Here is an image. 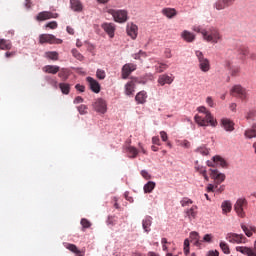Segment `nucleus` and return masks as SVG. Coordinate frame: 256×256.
Wrapping results in <instances>:
<instances>
[{
  "instance_id": "nucleus-1",
  "label": "nucleus",
  "mask_w": 256,
  "mask_h": 256,
  "mask_svg": "<svg viewBox=\"0 0 256 256\" xmlns=\"http://www.w3.org/2000/svg\"><path fill=\"white\" fill-rule=\"evenodd\" d=\"M197 111L200 113L194 117L197 125H200V127H209V125L217 127V120L205 106L198 107Z\"/></svg>"
},
{
  "instance_id": "nucleus-2",
  "label": "nucleus",
  "mask_w": 256,
  "mask_h": 256,
  "mask_svg": "<svg viewBox=\"0 0 256 256\" xmlns=\"http://www.w3.org/2000/svg\"><path fill=\"white\" fill-rule=\"evenodd\" d=\"M201 35L203 36L204 41H207L208 43H219L223 41V36L221 35V32H219V29L217 28H208L206 30L201 31Z\"/></svg>"
},
{
  "instance_id": "nucleus-3",
  "label": "nucleus",
  "mask_w": 256,
  "mask_h": 256,
  "mask_svg": "<svg viewBox=\"0 0 256 256\" xmlns=\"http://www.w3.org/2000/svg\"><path fill=\"white\" fill-rule=\"evenodd\" d=\"M195 55L198 59V67L202 71V73H209V71H211V62L209 61V59H207L205 55H203V52L199 50L195 52Z\"/></svg>"
},
{
  "instance_id": "nucleus-4",
  "label": "nucleus",
  "mask_w": 256,
  "mask_h": 256,
  "mask_svg": "<svg viewBox=\"0 0 256 256\" xmlns=\"http://www.w3.org/2000/svg\"><path fill=\"white\" fill-rule=\"evenodd\" d=\"M230 95H232V97H237L238 99H241V101H247V99H249L247 89H245L243 86L239 84L234 85L231 88Z\"/></svg>"
},
{
  "instance_id": "nucleus-5",
  "label": "nucleus",
  "mask_w": 256,
  "mask_h": 256,
  "mask_svg": "<svg viewBox=\"0 0 256 256\" xmlns=\"http://www.w3.org/2000/svg\"><path fill=\"white\" fill-rule=\"evenodd\" d=\"M247 205L249 204L245 198H239L234 204V211L241 219H245L246 217L245 209H247Z\"/></svg>"
},
{
  "instance_id": "nucleus-6",
  "label": "nucleus",
  "mask_w": 256,
  "mask_h": 256,
  "mask_svg": "<svg viewBox=\"0 0 256 256\" xmlns=\"http://www.w3.org/2000/svg\"><path fill=\"white\" fill-rule=\"evenodd\" d=\"M107 13H109V15H112L116 23H126L128 19V13L126 10L109 9Z\"/></svg>"
},
{
  "instance_id": "nucleus-7",
  "label": "nucleus",
  "mask_w": 256,
  "mask_h": 256,
  "mask_svg": "<svg viewBox=\"0 0 256 256\" xmlns=\"http://www.w3.org/2000/svg\"><path fill=\"white\" fill-rule=\"evenodd\" d=\"M39 43L43 45L44 43H49L50 45H61L63 40L56 38L53 34H41L39 36Z\"/></svg>"
},
{
  "instance_id": "nucleus-8",
  "label": "nucleus",
  "mask_w": 256,
  "mask_h": 256,
  "mask_svg": "<svg viewBox=\"0 0 256 256\" xmlns=\"http://www.w3.org/2000/svg\"><path fill=\"white\" fill-rule=\"evenodd\" d=\"M226 240L229 243H237V244L247 243V237H245V235L243 234H237V233H228L226 235Z\"/></svg>"
},
{
  "instance_id": "nucleus-9",
  "label": "nucleus",
  "mask_w": 256,
  "mask_h": 256,
  "mask_svg": "<svg viewBox=\"0 0 256 256\" xmlns=\"http://www.w3.org/2000/svg\"><path fill=\"white\" fill-rule=\"evenodd\" d=\"M210 177L213 179L215 185H221L225 181V174L219 172L217 169H210Z\"/></svg>"
},
{
  "instance_id": "nucleus-10",
  "label": "nucleus",
  "mask_w": 256,
  "mask_h": 256,
  "mask_svg": "<svg viewBox=\"0 0 256 256\" xmlns=\"http://www.w3.org/2000/svg\"><path fill=\"white\" fill-rule=\"evenodd\" d=\"M59 14L50 11H42L36 16V21H47V19H57Z\"/></svg>"
},
{
  "instance_id": "nucleus-11",
  "label": "nucleus",
  "mask_w": 256,
  "mask_h": 256,
  "mask_svg": "<svg viewBox=\"0 0 256 256\" xmlns=\"http://www.w3.org/2000/svg\"><path fill=\"white\" fill-rule=\"evenodd\" d=\"M94 111H97V113H106L107 112V103L105 100L99 98L97 99L93 104Z\"/></svg>"
},
{
  "instance_id": "nucleus-12",
  "label": "nucleus",
  "mask_w": 256,
  "mask_h": 256,
  "mask_svg": "<svg viewBox=\"0 0 256 256\" xmlns=\"http://www.w3.org/2000/svg\"><path fill=\"white\" fill-rule=\"evenodd\" d=\"M136 69H137L136 64H133V63L125 64L122 67V79H128L129 75H131V73H133V71H135Z\"/></svg>"
},
{
  "instance_id": "nucleus-13",
  "label": "nucleus",
  "mask_w": 256,
  "mask_h": 256,
  "mask_svg": "<svg viewBox=\"0 0 256 256\" xmlns=\"http://www.w3.org/2000/svg\"><path fill=\"white\" fill-rule=\"evenodd\" d=\"M225 68L229 71L231 77H237L241 73V67L233 65L229 60L225 62Z\"/></svg>"
},
{
  "instance_id": "nucleus-14",
  "label": "nucleus",
  "mask_w": 256,
  "mask_h": 256,
  "mask_svg": "<svg viewBox=\"0 0 256 256\" xmlns=\"http://www.w3.org/2000/svg\"><path fill=\"white\" fill-rule=\"evenodd\" d=\"M221 127H223V129L228 132L235 131V122L229 118H222Z\"/></svg>"
},
{
  "instance_id": "nucleus-15",
  "label": "nucleus",
  "mask_w": 256,
  "mask_h": 256,
  "mask_svg": "<svg viewBox=\"0 0 256 256\" xmlns=\"http://www.w3.org/2000/svg\"><path fill=\"white\" fill-rule=\"evenodd\" d=\"M126 31H127V35L131 37V39H137V35L139 31V28L137 27V25L133 23L127 24Z\"/></svg>"
},
{
  "instance_id": "nucleus-16",
  "label": "nucleus",
  "mask_w": 256,
  "mask_h": 256,
  "mask_svg": "<svg viewBox=\"0 0 256 256\" xmlns=\"http://www.w3.org/2000/svg\"><path fill=\"white\" fill-rule=\"evenodd\" d=\"M233 3H235V0H219L218 2L215 3L214 7L218 11H221L223 9H227V7H231Z\"/></svg>"
},
{
  "instance_id": "nucleus-17",
  "label": "nucleus",
  "mask_w": 256,
  "mask_h": 256,
  "mask_svg": "<svg viewBox=\"0 0 256 256\" xmlns=\"http://www.w3.org/2000/svg\"><path fill=\"white\" fill-rule=\"evenodd\" d=\"M87 81H88L89 87H90L91 91H93V93H100L101 85L99 84V82L97 80H95L92 77H87Z\"/></svg>"
},
{
  "instance_id": "nucleus-18",
  "label": "nucleus",
  "mask_w": 256,
  "mask_h": 256,
  "mask_svg": "<svg viewBox=\"0 0 256 256\" xmlns=\"http://www.w3.org/2000/svg\"><path fill=\"white\" fill-rule=\"evenodd\" d=\"M236 251L238 253H242V255H247V256H256L255 250L251 247L247 246H237Z\"/></svg>"
},
{
  "instance_id": "nucleus-19",
  "label": "nucleus",
  "mask_w": 256,
  "mask_h": 256,
  "mask_svg": "<svg viewBox=\"0 0 256 256\" xmlns=\"http://www.w3.org/2000/svg\"><path fill=\"white\" fill-rule=\"evenodd\" d=\"M102 29L109 35L111 39L115 37V24L113 23H104L102 24Z\"/></svg>"
},
{
  "instance_id": "nucleus-20",
  "label": "nucleus",
  "mask_w": 256,
  "mask_h": 256,
  "mask_svg": "<svg viewBox=\"0 0 256 256\" xmlns=\"http://www.w3.org/2000/svg\"><path fill=\"white\" fill-rule=\"evenodd\" d=\"M174 80L175 78L167 74H162L158 77V83L159 85H161V87H163L164 85H171V83H173Z\"/></svg>"
},
{
  "instance_id": "nucleus-21",
  "label": "nucleus",
  "mask_w": 256,
  "mask_h": 256,
  "mask_svg": "<svg viewBox=\"0 0 256 256\" xmlns=\"http://www.w3.org/2000/svg\"><path fill=\"white\" fill-rule=\"evenodd\" d=\"M197 205H193L191 208L185 210V217L189 219V221H193V219H197Z\"/></svg>"
},
{
  "instance_id": "nucleus-22",
  "label": "nucleus",
  "mask_w": 256,
  "mask_h": 256,
  "mask_svg": "<svg viewBox=\"0 0 256 256\" xmlns=\"http://www.w3.org/2000/svg\"><path fill=\"white\" fill-rule=\"evenodd\" d=\"M151 225H153V217L151 216H146L142 220V227L145 233H150L151 232Z\"/></svg>"
},
{
  "instance_id": "nucleus-23",
  "label": "nucleus",
  "mask_w": 256,
  "mask_h": 256,
  "mask_svg": "<svg viewBox=\"0 0 256 256\" xmlns=\"http://www.w3.org/2000/svg\"><path fill=\"white\" fill-rule=\"evenodd\" d=\"M242 231H244L246 237H253V233H256V227L253 225H245L244 223L240 224Z\"/></svg>"
},
{
  "instance_id": "nucleus-24",
  "label": "nucleus",
  "mask_w": 256,
  "mask_h": 256,
  "mask_svg": "<svg viewBox=\"0 0 256 256\" xmlns=\"http://www.w3.org/2000/svg\"><path fill=\"white\" fill-rule=\"evenodd\" d=\"M70 7L76 13L83 11V3H81V0H70Z\"/></svg>"
},
{
  "instance_id": "nucleus-25",
  "label": "nucleus",
  "mask_w": 256,
  "mask_h": 256,
  "mask_svg": "<svg viewBox=\"0 0 256 256\" xmlns=\"http://www.w3.org/2000/svg\"><path fill=\"white\" fill-rule=\"evenodd\" d=\"M190 241L195 247H201V245H203V241H201L199 233L197 232L190 233Z\"/></svg>"
},
{
  "instance_id": "nucleus-26",
  "label": "nucleus",
  "mask_w": 256,
  "mask_h": 256,
  "mask_svg": "<svg viewBox=\"0 0 256 256\" xmlns=\"http://www.w3.org/2000/svg\"><path fill=\"white\" fill-rule=\"evenodd\" d=\"M244 137H246V139L256 138V123L252 124L250 128L245 130Z\"/></svg>"
},
{
  "instance_id": "nucleus-27",
  "label": "nucleus",
  "mask_w": 256,
  "mask_h": 256,
  "mask_svg": "<svg viewBox=\"0 0 256 256\" xmlns=\"http://www.w3.org/2000/svg\"><path fill=\"white\" fill-rule=\"evenodd\" d=\"M42 70L44 71V73H50L51 75H57V73H59L61 68L59 66H55V65H46L42 68Z\"/></svg>"
},
{
  "instance_id": "nucleus-28",
  "label": "nucleus",
  "mask_w": 256,
  "mask_h": 256,
  "mask_svg": "<svg viewBox=\"0 0 256 256\" xmlns=\"http://www.w3.org/2000/svg\"><path fill=\"white\" fill-rule=\"evenodd\" d=\"M162 15L167 19H173V17H177V10L175 8H163Z\"/></svg>"
},
{
  "instance_id": "nucleus-29",
  "label": "nucleus",
  "mask_w": 256,
  "mask_h": 256,
  "mask_svg": "<svg viewBox=\"0 0 256 256\" xmlns=\"http://www.w3.org/2000/svg\"><path fill=\"white\" fill-rule=\"evenodd\" d=\"M221 209H222L223 215H227V213H231L233 209V204H231V201L225 200L221 204Z\"/></svg>"
},
{
  "instance_id": "nucleus-30",
  "label": "nucleus",
  "mask_w": 256,
  "mask_h": 256,
  "mask_svg": "<svg viewBox=\"0 0 256 256\" xmlns=\"http://www.w3.org/2000/svg\"><path fill=\"white\" fill-rule=\"evenodd\" d=\"M181 37L184 41H186V43H193L194 39H195V34L187 31V30H184L182 33H181Z\"/></svg>"
},
{
  "instance_id": "nucleus-31",
  "label": "nucleus",
  "mask_w": 256,
  "mask_h": 256,
  "mask_svg": "<svg viewBox=\"0 0 256 256\" xmlns=\"http://www.w3.org/2000/svg\"><path fill=\"white\" fill-rule=\"evenodd\" d=\"M126 153L128 154V157L130 159H135V157H137V155H139V150H137V148H135L133 146H128L126 148Z\"/></svg>"
},
{
  "instance_id": "nucleus-32",
  "label": "nucleus",
  "mask_w": 256,
  "mask_h": 256,
  "mask_svg": "<svg viewBox=\"0 0 256 256\" xmlns=\"http://www.w3.org/2000/svg\"><path fill=\"white\" fill-rule=\"evenodd\" d=\"M135 93V82L132 80L125 85V94L133 95Z\"/></svg>"
},
{
  "instance_id": "nucleus-33",
  "label": "nucleus",
  "mask_w": 256,
  "mask_h": 256,
  "mask_svg": "<svg viewBox=\"0 0 256 256\" xmlns=\"http://www.w3.org/2000/svg\"><path fill=\"white\" fill-rule=\"evenodd\" d=\"M135 101H137V103L143 105V103H145V101H147V92H145V91L139 92L135 97Z\"/></svg>"
},
{
  "instance_id": "nucleus-34",
  "label": "nucleus",
  "mask_w": 256,
  "mask_h": 256,
  "mask_svg": "<svg viewBox=\"0 0 256 256\" xmlns=\"http://www.w3.org/2000/svg\"><path fill=\"white\" fill-rule=\"evenodd\" d=\"M11 47H13L11 41L0 39V49H2L3 51H9Z\"/></svg>"
},
{
  "instance_id": "nucleus-35",
  "label": "nucleus",
  "mask_w": 256,
  "mask_h": 256,
  "mask_svg": "<svg viewBox=\"0 0 256 256\" xmlns=\"http://www.w3.org/2000/svg\"><path fill=\"white\" fill-rule=\"evenodd\" d=\"M58 72V77H60V79H62L63 81H67V79H69V75H71L69 69L67 68H62Z\"/></svg>"
},
{
  "instance_id": "nucleus-36",
  "label": "nucleus",
  "mask_w": 256,
  "mask_h": 256,
  "mask_svg": "<svg viewBox=\"0 0 256 256\" xmlns=\"http://www.w3.org/2000/svg\"><path fill=\"white\" fill-rule=\"evenodd\" d=\"M213 161L216 165H219L223 169L227 167V161H225V159H223L221 156H214Z\"/></svg>"
},
{
  "instance_id": "nucleus-37",
  "label": "nucleus",
  "mask_w": 256,
  "mask_h": 256,
  "mask_svg": "<svg viewBox=\"0 0 256 256\" xmlns=\"http://www.w3.org/2000/svg\"><path fill=\"white\" fill-rule=\"evenodd\" d=\"M195 171L202 175L206 181H209V176L207 175V169L203 166H195Z\"/></svg>"
},
{
  "instance_id": "nucleus-38",
  "label": "nucleus",
  "mask_w": 256,
  "mask_h": 256,
  "mask_svg": "<svg viewBox=\"0 0 256 256\" xmlns=\"http://www.w3.org/2000/svg\"><path fill=\"white\" fill-rule=\"evenodd\" d=\"M64 247H66L68 249V251L75 253V255H79L81 253V250L79 248H77V246L75 244L65 243Z\"/></svg>"
},
{
  "instance_id": "nucleus-39",
  "label": "nucleus",
  "mask_w": 256,
  "mask_h": 256,
  "mask_svg": "<svg viewBox=\"0 0 256 256\" xmlns=\"http://www.w3.org/2000/svg\"><path fill=\"white\" fill-rule=\"evenodd\" d=\"M59 88L62 91L63 95H69V93L71 92V85L67 83H60Z\"/></svg>"
},
{
  "instance_id": "nucleus-40",
  "label": "nucleus",
  "mask_w": 256,
  "mask_h": 256,
  "mask_svg": "<svg viewBox=\"0 0 256 256\" xmlns=\"http://www.w3.org/2000/svg\"><path fill=\"white\" fill-rule=\"evenodd\" d=\"M47 83L51 85L54 89H57L59 87V82H57V79L51 76H46L45 77Z\"/></svg>"
},
{
  "instance_id": "nucleus-41",
  "label": "nucleus",
  "mask_w": 256,
  "mask_h": 256,
  "mask_svg": "<svg viewBox=\"0 0 256 256\" xmlns=\"http://www.w3.org/2000/svg\"><path fill=\"white\" fill-rule=\"evenodd\" d=\"M155 189V182L149 181L144 185V193H151Z\"/></svg>"
},
{
  "instance_id": "nucleus-42",
  "label": "nucleus",
  "mask_w": 256,
  "mask_h": 256,
  "mask_svg": "<svg viewBox=\"0 0 256 256\" xmlns=\"http://www.w3.org/2000/svg\"><path fill=\"white\" fill-rule=\"evenodd\" d=\"M219 245L220 249H222L225 255H229V253H231V250L229 249V244H227V242L221 241Z\"/></svg>"
},
{
  "instance_id": "nucleus-43",
  "label": "nucleus",
  "mask_w": 256,
  "mask_h": 256,
  "mask_svg": "<svg viewBox=\"0 0 256 256\" xmlns=\"http://www.w3.org/2000/svg\"><path fill=\"white\" fill-rule=\"evenodd\" d=\"M46 57H48V59H51L52 61H58L59 53H57L56 51L46 52Z\"/></svg>"
},
{
  "instance_id": "nucleus-44",
  "label": "nucleus",
  "mask_w": 256,
  "mask_h": 256,
  "mask_svg": "<svg viewBox=\"0 0 256 256\" xmlns=\"http://www.w3.org/2000/svg\"><path fill=\"white\" fill-rule=\"evenodd\" d=\"M156 73H163V71H166V69H169V66L167 64L158 63V65L155 66Z\"/></svg>"
},
{
  "instance_id": "nucleus-45",
  "label": "nucleus",
  "mask_w": 256,
  "mask_h": 256,
  "mask_svg": "<svg viewBox=\"0 0 256 256\" xmlns=\"http://www.w3.org/2000/svg\"><path fill=\"white\" fill-rule=\"evenodd\" d=\"M80 223L82 225L83 231H85V229H89V227H91V222L89 220H87L86 218H82Z\"/></svg>"
},
{
  "instance_id": "nucleus-46",
  "label": "nucleus",
  "mask_w": 256,
  "mask_h": 256,
  "mask_svg": "<svg viewBox=\"0 0 256 256\" xmlns=\"http://www.w3.org/2000/svg\"><path fill=\"white\" fill-rule=\"evenodd\" d=\"M72 55L73 57H75V59H77L78 61H83V59H85V57H83L79 51L77 49H72Z\"/></svg>"
},
{
  "instance_id": "nucleus-47",
  "label": "nucleus",
  "mask_w": 256,
  "mask_h": 256,
  "mask_svg": "<svg viewBox=\"0 0 256 256\" xmlns=\"http://www.w3.org/2000/svg\"><path fill=\"white\" fill-rule=\"evenodd\" d=\"M182 207H189V205H193V200L189 199V198H183L180 201Z\"/></svg>"
},
{
  "instance_id": "nucleus-48",
  "label": "nucleus",
  "mask_w": 256,
  "mask_h": 256,
  "mask_svg": "<svg viewBox=\"0 0 256 256\" xmlns=\"http://www.w3.org/2000/svg\"><path fill=\"white\" fill-rule=\"evenodd\" d=\"M96 77H97V79H101V80L105 79V77H106L105 70H103V69H98V70L96 71Z\"/></svg>"
},
{
  "instance_id": "nucleus-49",
  "label": "nucleus",
  "mask_w": 256,
  "mask_h": 256,
  "mask_svg": "<svg viewBox=\"0 0 256 256\" xmlns=\"http://www.w3.org/2000/svg\"><path fill=\"white\" fill-rule=\"evenodd\" d=\"M202 243H212L213 241V234H206L202 240Z\"/></svg>"
},
{
  "instance_id": "nucleus-50",
  "label": "nucleus",
  "mask_w": 256,
  "mask_h": 256,
  "mask_svg": "<svg viewBox=\"0 0 256 256\" xmlns=\"http://www.w3.org/2000/svg\"><path fill=\"white\" fill-rule=\"evenodd\" d=\"M196 151L197 153H200V155H209V149H207L205 146L197 148Z\"/></svg>"
},
{
  "instance_id": "nucleus-51",
  "label": "nucleus",
  "mask_w": 256,
  "mask_h": 256,
  "mask_svg": "<svg viewBox=\"0 0 256 256\" xmlns=\"http://www.w3.org/2000/svg\"><path fill=\"white\" fill-rule=\"evenodd\" d=\"M46 28L48 29H57L59 25L57 24V21H51L45 25Z\"/></svg>"
},
{
  "instance_id": "nucleus-52",
  "label": "nucleus",
  "mask_w": 256,
  "mask_h": 256,
  "mask_svg": "<svg viewBox=\"0 0 256 256\" xmlns=\"http://www.w3.org/2000/svg\"><path fill=\"white\" fill-rule=\"evenodd\" d=\"M78 111H79L80 115H86L87 106L85 104L78 106Z\"/></svg>"
},
{
  "instance_id": "nucleus-53",
  "label": "nucleus",
  "mask_w": 256,
  "mask_h": 256,
  "mask_svg": "<svg viewBox=\"0 0 256 256\" xmlns=\"http://www.w3.org/2000/svg\"><path fill=\"white\" fill-rule=\"evenodd\" d=\"M240 55H242V57H249V48H240Z\"/></svg>"
},
{
  "instance_id": "nucleus-54",
  "label": "nucleus",
  "mask_w": 256,
  "mask_h": 256,
  "mask_svg": "<svg viewBox=\"0 0 256 256\" xmlns=\"http://www.w3.org/2000/svg\"><path fill=\"white\" fill-rule=\"evenodd\" d=\"M107 223L108 225H115L117 223V217L115 216L108 217Z\"/></svg>"
},
{
  "instance_id": "nucleus-55",
  "label": "nucleus",
  "mask_w": 256,
  "mask_h": 256,
  "mask_svg": "<svg viewBox=\"0 0 256 256\" xmlns=\"http://www.w3.org/2000/svg\"><path fill=\"white\" fill-rule=\"evenodd\" d=\"M206 103L209 107H215V102H213V98L211 96L206 98Z\"/></svg>"
},
{
  "instance_id": "nucleus-56",
  "label": "nucleus",
  "mask_w": 256,
  "mask_h": 256,
  "mask_svg": "<svg viewBox=\"0 0 256 256\" xmlns=\"http://www.w3.org/2000/svg\"><path fill=\"white\" fill-rule=\"evenodd\" d=\"M160 137H161L162 141H164V142H167V140L169 139V136H167V132H165V131L160 132Z\"/></svg>"
},
{
  "instance_id": "nucleus-57",
  "label": "nucleus",
  "mask_w": 256,
  "mask_h": 256,
  "mask_svg": "<svg viewBox=\"0 0 256 256\" xmlns=\"http://www.w3.org/2000/svg\"><path fill=\"white\" fill-rule=\"evenodd\" d=\"M75 89L78 90L80 93H85V87L81 84H76Z\"/></svg>"
},
{
  "instance_id": "nucleus-58",
  "label": "nucleus",
  "mask_w": 256,
  "mask_h": 256,
  "mask_svg": "<svg viewBox=\"0 0 256 256\" xmlns=\"http://www.w3.org/2000/svg\"><path fill=\"white\" fill-rule=\"evenodd\" d=\"M141 175L144 179H151V175H149V172H147L146 170H142Z\"/></svg>"
},
{
  "instance_id": "nucleus-59",
  "label": "nucleus",
  "mask_w": 256,
  "mask_h": 256,
  "mask_svg": "<svg viewBox=\"0 0 256 256\" xmlns=\"http://www.w3.org/2000/svg\"><path fill=\"white\" fill-rule=\"evenodd\" d=\"M215 189H216L217 193H223V191H225V186L222 185L219 187V185L215 184Z\"/></svg>"
},
{
  "instance_id": "nucleus-60",
  "label": "nucleus",
  "mask_w": 256,
  "mask_h": 256,
  "mask_svg": "<svg viewBox=\"0 0 256 256\" xmlns=\"http://www.w3.org/2000/svg\"><path fill=\"white\" fill-rule=\"evenodd\" d=\"M207 256H219V251L210 250V251H208Z\"/></svg>"
},
{
  "instance_id": "nucleus-61",
  "label": "nucleus",
  "mask_w": 256,
  "mask_h": 256,
  "mask_svg": "<svg viewBox=\"0 0 256 256\" xmlns=\"http://www.w3.org/2000/svg\"><path fill=\"white\" fill-rule=\"evenodd\" d=\"M152 143H153V145H161V141L159 140V137H157V136H154L152 138Z\"/></svg>"
},
{
  "instance_id": "nucleus-62",
  "label": "nucleus",
  "mask_w": 256,
  "mask_h": 256,
  "mask_svg": "<svg viewBox=\"0 0 256 256\" xmlns=\"http://www.w3.org/2000/svg\"><path fill=\"white\" fill-rule=\"evenodd\" d=\"M79 103H83V97H81V96H77V97L74 99V104H75V105H79Z\"/></svg>"
},
{
  "instance_id": "nucleus-63",
  "label": "nucleus",
  "mask_w": 256,
  "mask_h": 256,
  "mask_svg": "<svg viewBox=\"0 0 256 256\" xmlns=\"http://www.w3.org/2000/svg\"><path fill=\"white\" fill-rule=\"evenodd\" d=\"M182 147H184L185 149H189V147H191V142L184 140L182 142Z\"/></svg>"
},
{
  "instance_id": "nucleus-64",
  "label": "nucleus",
  "mask_w": 256,
  "mask_h": 256,
  "mask_svg": "<svg viewBox=\"0 0 256 256\" xmlns=\"http://www.w3.org/2000/svg\"><path fill=\"white\" fill-rule=\"evenodd\" d=\"M207 191H208V193H213V191H215V185L209 184L207 186Z\"/></svg>"
}]
</instances>
